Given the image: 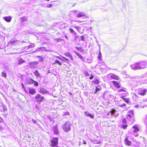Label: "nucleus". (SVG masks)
Here are the masks:
<instances>
[{
  "mask_svg": "<svg viewBox=\"0 0 147 147\" xmlns=\"http://www.w3.org/2000/svg\"><path fill=\"white\" fill-rule=\"evenodd\" d=\"M134 112L132 110L129 111L127 113V117H126V119L123 118L122 120V123H126V120L128 121L130 123H133L135 121L134 117Z\"/></svg>",
  "mask_w": 147,
  "mask_h": 147,
  "instance_id": "f257e3e1",
  "label": "nucleus"
},
{
  "mask_svg": "<svg viewBox=\"0 0 147 147\" xmlns=\"http://www.w3.org/2000/svg\"><path fill=\"white\" fill-rule=\"evenodd\" d=\"M119 114L118 111L115 109H112L108 112L105 115L106 117L108 118H112L117 117Z\"/></svg>",
  "mask_w": 147,
  "mask_h": 147,
  "instance_id": "f03ea898",
  "label": "nucleus"
},
{
  "mask_svg": "<svg viewBox=\"0 0 147 147\" xmlns=\"http://www.w3.org/2000/svg\"><path fill=\"white\" fill-rule=\"evenodd\" d=\"M71 126L70 122L69 121H67L63 125V129L65 131L67 132L71 129Z\"/></svg>",
  "mask_w": 147,
  "mask_h": 147,
  "instance_id": "7ed1b4c3",
  "label": "nucleus"
},
{
  "mask_svg": "<svg viewBox=\"0 0 147 147\" xmlns=\"http://www.w3.org/2000/svg\"><path fill=\"white\" fill-rule=\"evenodd\" d=\"M51 142L52 146L58 147L57 146L58 144V138H53L51 141Z\"/></svg>",
  "mask_w": 147,
  "mask_h": 147,
  "instance_id": "20e7f679",
  "label": "nucleus"
},
{
  "mask_svg": "<svg viewBox=\"0 0 147 147\" xmlns=\"http://www.w3.org/2000/svg\"><path fill=\"white\" fill-rule=\"evenodd\" d=\"M147 92V89H144L143 88H140L138 90V94L141 95L143 96L146 95Z\"/></svg>",
  "mask_w": 147,
  "mask_h": 147,
  "instance_id": "39448f33",
  "label": "nucleus"
},
{
  "mask_svg": "<svg viewBox=\"0 0 147 147\" xmlns=\"http://www.w3.org/2000/svg\"><path fill=\"white\" fill-rule=\"evenodd\" d=\"M38 62L36 61H34L32 62H30L29 63V67L31 69L35 68L36 65L38 64Z\"/></svg>",
  "mask_w": 147,
  "mask_h": 147,
  "instance_id": "423d86ee",
  "label": "nucleus"
},
{
  "mask_svg": "<svg viewBox=\"0 0 147 147\" xmlns=\"http://www.w3.org/2000/svg\"><path fill=\"white\" fill-rule=\"evenodd\" d=\"M131 69L134 70L140 69L138 62L131 65Z\"/></svg>",
  "mask_w": 147,
  "mask_h": 147,
  "instance_id": "0eeeda50",
  "label": "nucleus"
},
{
  "mask_svg": "<svg viewBox=\"0 0 147 147\" xmlns=\"http://www.w3.org/2000/svg\"><path fill=\"white\" fill-rule=\"evenodd\" d=\"M140 69H144L146 67V63L144 62H138Z\"/></svg>",
  "mask_w": 147,
  "mask_h": 147,
  "instance_id": "6e6552de",
  "label": "nucleus"
},
{
  "mask_svg": "<svg viewBox=\"0 0 147 147\" xmlns=\"http://www.w3.org/2000/svg\"><path fill=\"white\" fill-rule=\"evenodd\" d=\"M44 97L39 94H38L36 97V101L39 103L42 101Z\"/></svg>",
  "mask_w": 147,
  "mask_h": 147,
  "instance_id": "1a4fd4ad",
  "label": "nucleus"
},
{
  "mask_svg": "<svg viewBox=\"0 0 147 147\" xmlns=\"http://www.w3.org/2000/svg\"><path fill=\"white\" fill-rule=\"evenodd\" d=\"M108 76H110L111 79L117 80L119 79V77L117 75L114 74L110 73L108 74Z\"/></svg>",
  "mask_w": 147,
  "mask_h": 147,
  "instance_id": "9d476101",
  "label": "nucleus"
},
{
  "mask_svg": "<svg viewBox=\"0 0 147 147\" xmlns=\"http://www.w3.org/2000/svg\"><path fill=\"white\" fill-rule=\"evenodd\" d=\"M33 74L37 78L40 79L42 78L41 74L39 73L38 70H34Z\"/></svg>",
  "mask_w": 147,
  "mask_h": 147,
  "instance_id": "9b49d317",
  "label": "nucleus"
},
{
  "mask_svg": "<svg viewBox=\"0 0 147 147\" xmlns=\"http://www.w3.org/2000/svg\"><path fill=\"white\" fill-rule=\"evenodd\" d=\"M34 80L31 78H28L25 80V84H31L33 83Z\"/></svg>",
  "mask_w": 147,
  "mask_h": 147,
  "instance_id": "f8f14e48",
  "label": "nucleus"
},
{
  "mask_svg": "<svg viewBox=\"0 0 147 147\" xmlns=\"http://www.w3.org/2000/svg\"><path fill=\"white\" fill-rule=\"evenodd\" d=\"M139 125H135L133 126L132 128L134 129L133 132L134 133H136L139 131Z\"/></svg>",
  "mask_w": 147,
  "mask_h": 147,
  "instance_id": "ddd939ff",
  "label": "nucleus"
},
{
  "mask_svg": "<svg viewBox=\"0 0 147 147\" xmlns=\"http://www.w3.org/2000/svg\"><path fill=\"white\" fill-rule=\"evenodd\" d=\"M125 144L128 146H130L131 144V142L128 140L127 136L126 137L125 139Z\"/></svg>",
  "mask_w": 147,
  "mask_h": 147,
  "instance_id": "4468645a",
  "label": "nucleus"
},
{
  "mask_svg": "<svg viewBox=\"0 0 147 147\" xmlns=\"http://www.w3.org/2000/svg\"><path fill=\"white\" fill-rule=\"evenodd\" d=\"M53 129L55 134L57 135L59 133V131L57 127V125L54 126Z\"/></svg>",
  "mask_w": 147,
  "mask_h": 147,
  "instance_id": "2eb2a0df",
  "label": "nucleus"
},
{
  "mask_svg": "<svg viewBox=\"0 0 147 147\" xmlns=\"http://www.w3.org/2000/svg\"><path fill=\"white\" fill-rule=\"evenodd\" d=\"M40 93L42 94H47L49 93L44 88H40Z\"/></svg>",
  "mask_w": 147,
  "mask_h": 147,
  "instance_id": "dca6fc26",
  "label": "nucleus"
},
{
  "mask_svg": "<svg viewBox=\"0 0 147 147\" xmlns=\"http://www.w3.org/2000/svg\"><path fill=\"white\" fill-rule=\"evenodd\" d=\"M64 55L68 57L72 61L73 60V58L69 52L64 53Z\"/></svg>",
  "mask_w": 147,
  "mask_h": 147,
  "instance_id": "f3484780",
  "label": "nucleus"
},
{
  "mask_svg": "<svg viewBox=\"0 0 147 147\" xmlns=\"http://www.w3.org/2000/svg\"><path fill=\"white\" fill-rule=\"evenodd\" d=\"M84 113L86 115L90 117L92 119H93L94 117V116L93 115H92L88 111H85L84 112Z\"/></svg>",
  "mask_w": 147,
  "mask_h": 147,
  "instance_id": "a211bd4d",
  "label": "nucleus"
},
{
  "mask_svg": "<svg viewBox=\"0 0 147 147\" xmlns=\"http://www.w3.org/2000/svg\"><path fill=\"white\" fill-rule=\"evenodd\" d=\"M18 41L17 40L13 39H12L11 40V41L9 42V43L15 44H16L18 43Z\"/></svg>",
  "mask_w": 147,
  "mask_h": 147,
  "instance_id": "6ab92c4d",
  "label": "nucleus"
},
{
  "mask_svg": "<svg viewBox=\"0 0 147 147\" xmlns=\"http://www.w3.org/2000/svg\"><path fill=\"white\" fill-rule=\"evenodd\" d=\"M4 19L6 21L9 22L11 20V16L5 17H4Z\"/></svg>",
  "mask_w": 147,
  "mask_h": 147,
  "instance_id": "aec40b11",
  "label": "nucleus"
},
{
  "mask_svg": "<svg viewBox=\"0 0 147 147\" xmlns=\"http://www.w3.org/2000/svg\"><path fill=\"white\" fill-rule=\"evenodd\" d=\"M29 92L30 94H34L36 93V91L34 89L32 88H29Z\"/></svg>",
  "mask_w": 147,
  "mask_h": 147,
  "instance_id": "412c9836",
  "label": "nucleus"
},
{
  "mask_svg": "<svg viewBox=\"0 0 147 147\" xmlns=\"http://www.w3.org/2000/svg\"><path fill=\"white\" fill-rule=\"evenodd\" d=\"M35 46V45L34 43H32L31 45H30L28 46L25 47V49H29L31 48L34 47Z\"/></svg>",
  "mask_w": 147,
  "mask_h": 147,
  "instance_id": "4be33fe9",
  "label": "nucleus"
},
{
  "mask_svg": "<svg viewBox=\"0 0 147 147\" xmlns=\"http://www.w3.org/2000/svg\"><path fill=\"white\" fill-rule=\"evenodd\" d=\"M74 52L75 53L76 55L81 59L82 60H84V59L83 57L80 54L77 53L76 51H74Z\"/></svg>",
  "mask_w": 147,
  "mask_h": 147,
  "instance_id": "5701e85b",
  "label": "nucleus"
},
{
  "mask_svg": "<svg viewBox=\"0 0 147 147\" xmlns=\"http://www.w3.org/2000/svg\"><path fill=\"white\" fill-rule=\"evenodd\" d=\"M112 82L113 84L117 88H119L120 87L119 83L116 81H113Z\"/></svg>",
  "mask_w": 147,
  "mask_h": 147,
  "instance_id": "b1692460",
  "label": "nucleus"
},
{
  "mask_svg": "<svg viewBox=\"0 0 147 147\" xmlns=\"http://www.w3.org/2000/svg\"><path fill=\"white\" fill-rule=\"evenodd\" d=\"M25 62V61L21 58L18 60V63L19 65H21Z\"/></svg>",
  "mask_w": 147,
  "mask_h": 147,
  "instance_id": "393cba45",
  "label": "nucleus"
},
{
  "mask_svg": "<svg viewBox=\"0 0 147 147\" xmlns=\"http://www.w3.org/2000/svg\"><path fill=\"white\" fill-rule=\"evenodd\" d=\"M21 21L22 22H25L27 21L26 18L25 17H23L21 18Z\"/></svg>",
  "mask_w": 147,
  "mask_h": 147,
  "instance_id": "a878e982",
  "label": "nucleus"
},
{
  "mask_svg": "<svg viewBox=\"0 0 147 147\" xmlns=\"http://www.w3.org/2000/svg\"><path fill=\"white\" fill-rule=\"evenodd\" d=\"M85 16L84 13H78L77 15V17H81L82 16Z\"/></svg>",
  "mask_w": 147,
  "mask_h": 147,
  "instance_id": "bb28decb",
  "label": "nucleus"
},
{
  "mask_svg": "<svg viewBox=\"0 0 147 147\" xmlns=\"http://www.w3.org/2000/svg\"><path fill=\"white\" fill-rule=\"evenodd\" d=\"M62 40H63L62 39L60 38L54 39V41L56 42H60Z\"/></svg>",
  "mask_w": 147,
  "mask_h": 147,
  "instance_id": "cd10ccee",
  "label": "nucleus"
},
{
  "mask_svg": "<svg viewBox=\"0 0 147 147\" xmlns=\"http://www.w3.org/2000/svg\"><path fill=\"white\" fill-rule=\"evenodd\" d=\"M118 106L121 107H125L126 106V105L125 103H123V104L119 103L118 105Z\"/></svg>",
  "mask_w": 147,
  "mask_h": 147,
  "instance_id": "c85d7f7f",
  "label": "nucleus"
},
{
  "mask_svg": "<svg viewBox=\"0 0 147 147\" xmlns=\"http://www.w3.org/2000/svg\"><path fill=\"white\" fill-rule=\"evenodd\" d=\"M1 76L4 77L5 78H6L7 75L5 73H4L3 72H2Z\"/></svg>",
  "mask_w": 147,
  "mask_h": 147,
  "instance_id": "c756f323",
  "label": "nucleus"
},
{
  "mask_svg": "<svg viewBox=\"0 0 147 147\" xmlns=\"http://www.w3.org/2000/svg\"><path fill=\"white\" fill-rule=\"evenodd\" d=\"M55 63H57V64L61 66V65L62 64L61 63L59 62V61L58 60H56L55 61Z\"/></svg>",
  "mask_w": 147,
  "mask_h": 147,
  "instance_id": "7c9ffc66",
  "label": "nucleus"
},
{
  "mask_svg": "<svg viewBox=\"0 0 147 147\" xmlns=\"http://www.w3.org/2000/svg\"><path fill=\"white\" fill-rule=\"evenodd\" d=\"M33 83H34V85L35 86H38V83L37 82L34 80Z\"/></svg>",
  "mask_w": 147,
  "mask_h": 147,
  "instance_id": "2f4dec72",
  "label": "nucleus"
},
{
  "mask_svg": "<svg viewBox=\"0 0 147 147\" xmlns=\"http://www.w3.org/2000/svg\"><path fill=\"white\" fill-rule=\"evenodd\" d=\"M101 52L100 51L99 53V55H98V59H101Z\"/></svg>",
  "mask_w": 147,
  "mask_h": 147,
  "instance_id": "473e14b6",
  "label": "nucleus"
},
{
  "mask_svg": "<svg viewBox=\"0 0 147 147\" xmlns=\"http://www.w3.org/2000/svg\"><path fill=\"white\" fill-rule=\"evenodd\" d=\"M100 90V88H97V87H96V89L95 91V92L94 93H96L98 91Z\"/></svg>",
  "mask_w": 147,
  "mask_h": 147,
  "instance_id": "72a5a7b5",
  "label": "nucleus"
},
{
  "mask_svg": "<svg viewBox=\"0 0 147 147\" xmlns=\"http://www.w3.org/2000/svg\"><path fill=\"white\" fill-rule=\"evenodd\" d=\"M127 125L126 124H123L122 125V127L123 129H125L127 127Z\"/></svg>",
  "mask_w": 147,
  "mask_h": 147,
  "instance_id": "f704fd0d",
  "label": "nucleus"
},
{
  "mask_svg": "<svg viewBox=\"0 0 147 147\" xmlns=\"http://www.w3.org/2000/svg\"><path fill=\"white\" fill-rule=\"evenodd\" d=\"M69 30L72 33H75L73 29L71 28H70L69 29Z\"/></svg>",
  "mask_w": 147,
  "mask_h": 147,
  "instance_id": "c9c22d12",
  "label": "nucleus"
},
{
  "mask_svg": "<svg viewBox=\"0 0 147 147\" xmlns=\"http://www.w3.org/2000/svg\"><path fill=\"white\" fill-rule=\"evenodd\" d=\"M80 38H81V40H82V41H84V36H81L80 37Z\"/></svg>",
  "mask_w": 147,
  "mask_h": 147,
  "instance_id": "e433bc0d",
  "label": "nucleus"
},
{
  "mask_svg": "<svg viewBox=\"0 0 147 147\" xmlns=\"http://www.w3.org/2000/svg\"><path fill=\"white\" fill-rule=\"evenodd\" d=\"M61 57H62V58H63V59H64L66 61H69L68 59H67L66 58H65V57L63 56H61Z\"/></svg>",
  "mask_w": 147,
  "mask_h": 147,
  "instance_id": "4c0bfd02",
  "label": "nucleus"
},
{
  "mask_svg": "<svg viewBox=\"0 0 147 147\" xmlns=\"http://www.w3.org/2000/svg\"><path fill=\"white\" fill-rule=\"evenodd\" d=\"M124 100L127 103H128L129 102V101L128 99L127 98H125L124 99Z\"/></svg>",
  "mask_w": 147,
  "mask_h": 147,
  "instance_id": "58836bf2",
  "label": "nucleus"
},
{
  "mask_svg": "<svg viewBox=\"0 0 147 147\" xmlns=\"http://www.w3.org/2000/svg\"><path fill=\"white\" fill-rule=\"evenodd\" d=\"M125 88H123L122 89H120L119 90V91H125Z\"/></svg>",
  "mask_w": 147,
  "mask_h": 147,
  "instance_id": "ea45409f",
  "label": "nucleus"
},
{
  "mask_svg": "<svg viewBox=\"0 0 147 147\" xmlns=\"http://www.w3.org/2000/svg\"><path fill=\"white\" fill-rule=\"evenodd\" d=\"M52 5L51 4H50L47 5V7L50 8L51 7H52Z\"/></svg>",
  "mask_w": 147,
  "mask_h": 147,
  "instance_id": "a19ab883",
  "label": "nucleus"
},
{
  "mask_svg": "<svg viewBox=\"0 0 147 147\" xmlns=\"http://www.w3.org/2000/svg\"><path fill=\"white\" fill-rule=\"evenodd\" d=\"M3 109L4 110V111L7 110V109L6 108H5V105H3Z\"/></svg>",
  "mask_w": 147,
  "mask_h": 147,
  "instance_id": "79ce46f5",
  "label": "nucleus"
},
{
  "mask_svg": "<svg viewBox=\"0 0 147 147\" xmlns=\"http://www.w3.org/2000/svg\"><path fill=\"white\" fill-rule=\"evenodd\" d=\"M93 76L92 75H91V76L89 78V79L90 80H92L93 79Z\"/></svg>",
  "mask_w": 147,
  "mask_h": 147,
  "instance_id": "37998d69",
  "label": "nucleus"
},
{
  "mask_svg": "<svg viewBox=\"0 0 147 147\" xmlns=\"http://www.w3.org/2000/svg\"><path fill=\"white\" fill-rule=\"evenodd\" d=\"M95 83L96 84H98L99 83V81L98 80H96L95 81Z\"/></svg>",
  "mask_w": 147,
  "mask_h": 147,
  "instance_id": "c03bdc74",
  "label": "nucleus"
},
{
  "mask_svg": "<svg viewBox=\"0 0 147 147\" xmlns=\"http://www.w3.org/2000/svg\"><path fill=\"white\" fill-rule=\"evenodd\" d=\"M72 11L74 13H77L78 12V11L77 10H74Z\"/></svg>",
  "mask_w": 147,
  "mask_h": 147,
  "instance_id": "a18cd8bd",
  "label": "nucleus"
},
{
  "mask_svg": "<svg viewBox=\"0 0 147 147\" xmlns=\"http://www.w3.org/2000/svg\"><path fill=\"white\" fill-rule=\"evenodd\" d=\"M83 144H86V141L84 140L83 141Z\"/></svg>",
  "mask_w": 147,
  "mask_h": 147,
  "instance_id": "49530a36",
  "label": "nucleus"
},
{
  "mask_svg": "<svg viewBox=\"0 0 147 147\" xmlns=\"http://www.w3.org/2000/svg\"><path fill=\"white\" fill-rule=\"evenodd\" d=\"M76 49L78 50H79V49H80V48L78 47H76Z\"/></svg>",
  "mask_w": 147,
  "mask_h": 147,
  "instance_id": "de8ad7c7",
  "label": "nucleus"
},
{
  "mask_svg": "<svg viewBox=\"0 0 147 147\" xmlns=\"http://www.w3.org/2000/svg\"><path fill=\"white\" fill-rule=\"evenodd\" d=\"M138 105H136L135 106V107L136 108H138Z\"/></svg>",
  "mask_w": 147,
  "mask_h": 147,
  "instance_id": "09e8293b",
  "label": "nucleus"
},
{
  "mask_svg": "<svg viewBox=\"0 0 147 147\" xmlns=\"http://www.w3.org/2000/svg\"><path fill=\"white\" fill-rule=\"evenodd\" d=\"M57 57L58 59H60L62 60L61 59V58H60L59 57V56H57Z\"/></svg>",
  "mask_w": 147,
  "mask_h": 147,
  "instance_id": "8fccbe9b",
  "label": "nucleus"
},
{
  "mask_svg": "<svg viewBox=\"0 0 147 147\" xmlns=\"http://www.w3.org/2000/svg\"><path fill=\"white\" fill-rule=\"evenodd\" d=\"M32 121H33V122L34 123H35L36 122V121H34V119H33Z\"/></svg>",
  "mask_w": 147,
  "mask_h": 147,
  "instance_id": "3c124183",
  "label": "nucleus"
},
{
  "mask_svg": "<svg viewBox=\"0 0 147 147\" xmlns=\"http://www.w3.org/2000/svg\"><path fill=\"white\" fill-rule=\"evenodd\" d=\"M101 143V142H100V141H99V142L97 143L98 144H100Z\"/></svg>",
  "mask_w": 147,
  "mask_h": 147,
  "instance_id": "603ef678",
  "label": "nucleus"
},
{
  "mask_svg": "<svg viewBox=\"0 0 147 147\" xmlns=\"http://www.w3.org/2000/svg\"><path fill=\"white\" fill-rule=\"evenodd\" d=\"M22 87H23V88H24V85L23 84H22Z\"/></svg>",
  "mask_w": 147,
  "mask_h": 147,
  "instance_id": "864d4df0",
  "label": "nucleus"
},
{
  "mask_svg": "<svg viewBox=\"0 0 147 147\" xmlns=\"http://www.w3.org/2000/svg\"><path fill=\"white\" fill-rule=\"evenodd\" d=\"M2 129V128L0 127V130H1Z\"/></svg>",
  "mask_w": 147,
  "mask_h": 147,
  "instance_id": "5fc2aeb1",
  "label": "nucleus"
},
{
  "mask_svg": "<svg viewBox=\"0 0 147 147\" xmlns=\"http://www.w3.org/2000/svg\"><path fill=\"white\" fill-rule=\"evenodd\" d=\"M86 76H89V75H88V74H86Z\"/></svg>",
  "mask_w": 147,
  "mask_h": 147,
  "instance_id": "6e6d98bb",
  "label": "nucleus"
},
{
  "mask_svg": "<svg viewBox=\"0 0 147 147\" xmlns=\"http://www.w3.org/2000/svg\"><path fill=\"white\" fill-rule=\"evenodd\" d=\"M75 28H76L77 29V28H78V27H75Z\"/></svg>",
  "mask_w": 147,
  "mask_h": 147,
  "instance_id": "4d7b16f0",
  "label": "nucleus"
},
{
  "mask_svg": "<svg viewBox=\"0 0 147 147\" xmlns=\"http://www.w3.org/2000/svg\"><path fill=\"white\" fill-rule=\"evenodd\" d=\"M65 37L66 38H67V36H65Z\"/></svg>",
  "mask_w": 147,
  "mask_h": 147,
  "instance_id": "13d9d810",
  "label": "nucleus"
},
{
  "mask_svg": "<svg viewBox=\"0 0 147 147\" xmlns=\"http://www.w3.org/2000/svg\"><path fill=\"white\" fill-rule=\"evenodd\" d=\"M47 1H49V0H47Z\"/></svg>",
  "mask_w": 147,
  "mask_h": 147,
  "instance_id": "bf43d9fd",
  "label": "nucleus"
},
{
  "mask_svg": "<svg viewBox=\"0 0 147 147\" xmlns=\"http://www.w3.org/2000/svg\"><path fill=\"white\" fill-rule=\"evenodd\" d=\"M70 94L71 95V93H70Z\"/></svg>",
  "mask_w": 147,
  "mask_h": 147,
  "instance_id": "052dcab7",
  "label": "nucleus"
},
{
  "mask_svg": "<svg viewBox=\"0 0 147 147\" xmlns=\"http://www.w3.org/2000/svg\"><path fill=\"white\" fill-rule=\"evenodd\" d=\"M70 94L71 95V93H70Z\"/></svg>",
  "mask_w": 147,
  "mask_h": 147,
  "instance_id": "680f3d73",
  "label": "nucleus"
}]
</instances>
